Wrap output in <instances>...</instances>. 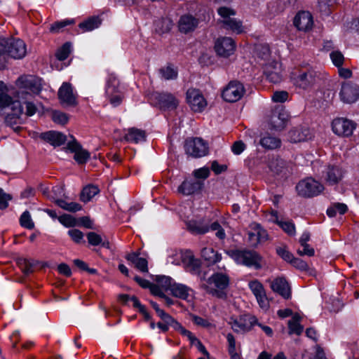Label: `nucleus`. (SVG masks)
Returning <instances> with one entry per match:
<instances>
[{"instance_id":"nucleus-1","label":"nucleus","mask_w":359,"mask_h":359,"mask_svg":"<svg viewBox=\"0 0 359 359\" xmlns=\"http://www.w3.org/2000/svg\"><path fill=\"white\" fill-rule=\"evenodd\" d=\"M16 85L18 87L16 96L20 100L32 99L42 89L41 79L32 75L19 77L16 81Z\"/></svg>"},{"instance_id":"nucleus-2","label":"nucleus","mask_w":359,"mask_h":359,"mask_svg":"<svg viewBox=\"0 0 359 359\" xmlns=\"http://www.w3.org/2000/svg\"><path fill=\"white\" fill-rule=\"evenodd\" d=\"M229 285V278L222 273H215L207 280H202L201 287L207 293L219 298H225L226 296L224 290Z\"/></svg>"},{"instance_id":"nucleus-3","label":"nucleus","mask_w":359,"mask_h":359,"mask_svg":"<svg viewBox=\"0 0 359 359\" xmlns=\"http://www.w3.org/2000/svg\"><path fill=\"white\" fill-rule=\"evenodd\" d=\"M318 78V73L312 67L299 69L292 72L290 79L296 88L308 90L313 86Z\"/></svg>"},{"instance_id":"nucleus-4","label":"nucleus","mask_w":359,"mask_h":359,"mask_svg":"<svg viewBox=\"0 0 359 359\" xmlns=\"http://www.w3.org/2000/svg\"><path fill=\"white\" fill-rule=\"evenodd\" d=\"M226 253L238 264L253 267L256 269L262 267L260 257L255 251L230 250H226Z\"/></svg>"},{"instance_id":"nucleus-5","label":"nucleus","mask_w":359,"mask_h":359,"mask_svg":"<svg viewBox=\"0 0 359 359\" xmlns=\"http://www.w3.org/2000/svg\"><path fill=\"white\" fill-rule=\"evenodd\" d=\"M0 46L4 51L14 59H22L27 53L25 42L20 39H0Z\"/></svg>"},{"instance_id":"nucleus-6","label":"nucleus","mask_w":359,"mask_h":359,"mask_svg":"<svg viewBox=\"0 0 359 359\" xmlns=\"http://www.w3.org/2000/svg\"><path fill=\"white\" fill-rule=\"evenodd\" d=\"M296 190L299 196L304 198H311L319 195L324 187L312 177H306L298 182Z\"/></svg>"},{"instance_id":"nucleus-7","label":"nucleus","mask_w":359,"mask_h":359,"mask_svg":"<svg viewBox=\"0 0 359 359\" xmlns=\"http://www.w3.org/2000/svg\"><path fill=\"white\" fill-rule=\"evenodd\" d=\"M184 148L187 154L195 158L203 157L208 153V144L200 137L187 140Z\"/></svg>"},{"instance_id":"nucleus-8","label":"nucleus","mask_w":359,"mask_h":359,"mask_svg":"<svg viewBox=\"0 0 359 359\" xmlns=\"http://www.w3.org/2000/svg\"><path fill=\"white\" fill-rule=\"evenodd\" d=\"M151 101L161 109L172 110L178 105V100L170 93L155 92L151 95Z\"/></svg>"},{"instance_id":"nucleus-9","label":"nucleus","mask_w":359,"mask_h":359,"mask_svg":"<svg viewBox=\"0 0 359 359\" xmlns=\"http://www.w3.org/2000/svg\"><path fill=\"white\" fill-rule=\"evenodd\" d=\"M106 95L111 105L118 106L123 100V94L118 88V81L113 75L109 76L105 88Z\"/></svg>"},{"instance_id":"nucleus-10","label":"nucleus","mask_w":359,"mask_h":359,"mask_svg":"<svg viewBox=\"0 0 359 359\" xmlns=\"http://www.w3.org/2000/svg\"><path fill=\"white\" fill-rule=\"evenodd\" d=\"M245 92L244 86L238 81H232L222 91V98L228 102H235L242 98Z\"/></svg>"},{"instance_id":"nucleus-11","label":"nucleus","mask_w":359,"mask_h":359,"mask_svg":"<svg viewBox=\"0 0 359 359\" xmlns=\"http://www.w3.org/2000/svg\"><path fill=\"white\" fill-rule=\"evenodd\" d=\"M356 123L344 118H337L332 123V131L338 136L349 137L355 129Z\"/></svg>"},{"instance_id":"nucleus-12","label":"nucleus","mask_w":359,"mask_h":359,"mask_svg":"<svg viewBox=\"0 0 359 359\" xmlns=\"http://www.w3.org/2000/svg\"><path fill=\"white\" fill-rule=\"evenodd\" d=\"M341 100L351 104L359 99V86L351 81H345L341 85L339 93Z\"/></svg>"},{"instance_id":"nucleus-13","label":"nucleus","mask_w":359,"mask_h":359,"mask_svg":"<svg viewBox=\"0 0 359 359\" xmlns=\"http://www.w3.org/2000/svg\"><path fill=\"white\" fill-rule=\"evenodd\" d=\"M187 101L191 110L195 112L203 111L207 106V102L202 93L200 90L194 88L187 90Z\"/></svg>"},{"instance_id":"nucleus-14","label":"nucleus","mask_w":359,"mask_h":359,"mask_svg":"<svg viewBox=\"0 0 359 359\" xmlns=\"http://www.w3.org/2000/svg\"><path fill=\"white\" fill-rule=\"evenodd\" d=\"M249 288L256 297L259 306L264 310L269 308V301L266 297L263 285L258 280H252L248 283Z\"/></svg>"},{"instance_id":"nucleus-15","label":"nucleus","mask_w":359,"mask_h":359,"mask_svg":"<svg viewBox=\"0 0 359 359\" xmlns=\"http://www.w3.org/2000/svg\"><path fill=\"white\" fill-rule=\"evenodd\" d=\"M215 50L219 55L227 57L234 53L236 43L231 37H220L215 41Z\"/></svg>"},{"instance_id":"nucleus-16","label":"nucleus","mask_w":359,"mask_h":359,"mask_svg":"<svg viewBox=\"0 0 359 359\" xmlns=\"http://www.w3.org/2000/svg\"><path fill=\"white\" fill-rule=\"evenodd\" d=\"M288 120V114L284 109L273 110L269 118V126L271 130L280 131L285 128Z\"/></svg>"},{"instance_id":"nucleus-17","label":"nucleus","mask_w":359,"mask_h":359,"mask_svg":"<svg viewBox=\"0 0 359 359\" xmlns=\"http://www.w3.org/2000/svg\"><path fill=\"white\" fill-rule=\"evenodd\" d=\"M257 323V318L253 316L240 317L231 319L229 324L236 332H245L250 330L252 327Z\"/></svg>"},{"instance_id":"nucleus-18","label":"nucleus","mask_w":359,"mask_h":359,"mask_svg":"<svg viewBox=\"0 0 359 359\" xmlns=\"http://www.w3.org/2000/svg\"><path fill=\"white\" fill-rule=\"evenodd\" d=\"M11 111L8 113L5 117L6 125L14 127L22 123L21 116L23 114V107L20 101H15L11 107Z\"/></svg>"},{"instance_id":"nucleus-19","label":"nucleus","mask_w":359,"mask_h":359,"mask_svg":"<svg viewBox=\"0 0 359 359\" xmlns=\"http://www.w3.org/2000/svg\"><path fill=\"white\" fill-rule=\"evenodd\" d=\"M313 25V17L309 11H300L294 18V25L299 30L307 32Z\"/></svg>"},{"instance_id":"nucleus-20","label":"nucleus","mask_w":359,"mask_h":359,"mask_svg":"<svg viewBox=\"0 0 359 359\" xmlns=\"http://www.w3.org/2000/svg\"><path fill=\"white\" fill-rule=\"evenodd\" d=\"M58 97L60 102L67 106H74L76 104V98L73 93L72 86L68 83H63L58 90Z\"/></svg>"},{"instance_id":"nucleus-21","label":"nucleus","mask_w":359,"mask_h":359,"mask_svg":"<svg viewBox=\"0 0 359 359\" xmlns=\"http://www.w3.org/2000/svg\"><path fill=\"white\" fill-rule=\"evenodd\" d=\"M203 182L194 179L186 180L178 187V191L184 195H191L198 193L203 188Z\"/></svg>"},{"instance_id":"nucleus-22","label":"nucleus","mask_w":359,"mask_h":359,"mask_svg":"<svg viewBox=\"0 0 359 359\" xmlns=\"http://www.w3.org/2000/svg\"><path fill=\"white\" fill-rule=\"evenodd\" d=\"M199 20L191 14L180 17L178 22L179 30L184 34L193 32L198 25Z\"/></svg>"},{"instance_id":"nucleus-23","label":"nucleus","mask_w":359,"mask_h":359,"mask_svg":"<svg viewBox=\"0 0 359 359\" xmlns=\"http://www.w3.org/2000/svg\"><path fill=\"white\" fill-rule=\"evenodd\" d=\"M67 147L70 151L74 152V158L78 163H86L90 158V153L87 150L83 149L81 146L75 140L68 142Z\"/></svg>"},{"instance_id":"nucleus-24","label":"nucleus","mask_w":359,"mask_h":359,"mask_svg":"<svg viewBox=\"0 0 359 359\" xmlns=\"http://www.w3.org/2000/svg\"><path fill=\"white\" fill-rule=\"evenodd\" d=\"M264 74L270 82L277 83L282 80L280 65L278 62L266 64L264 67Z\"/></svg>"},{"instance_id":"nucleus-25","label":"nucleus","mask_w":359,"mask_h":359,"mask_svg":"<svg viewBox=\"0 0 359 359\" xmlns=\"http://www.w3.org/2000/svg\"><path fill=\"white\" fill-rule=\"evenodd\" d=\"M271 287L273 292L278 293L285 299H288L291 296L290 286L285 279L283 278L273 280L271 283Z\"/></svg>"},{"instance_id":"nucleus-26","label":"nucleus","mask_w":359,"mask_h":359,"mask_svg":"<svg viewBox=\"0 0 359 359\" xmlns=\"http://www.w3.org/2000/svg\"><path fill=\"white\" fill-rule=\"evenodd\" d=\"M41 138L54 147L60 146L67 140L66 135L62 133L53 130L41 133Z\"/></svg>"},{"instance_id":"nucleus-27","label":"nucleus","mask_w":359,"mask_h":359,"mask_svg":"<svg viewBox=\"0 0 359 359\" xmlns=\"http://www.w3.org/2000/svg\"><path fill=\"white\" fill-rule=\"evenodd\" d=\"M201 257L210 265H214L222 260V254L211 247L203 248L201 250Z\"/></svg>"},{"instance_id":"nucleus-28","label":"nucleus","mask_w":359,"mask_h":359,"mask_svg":"<svg viewBox=\"0 0 359 359\" xmlns=\"http://www.w3.org/2000/svg\"><path fill=\"white\" fill-rule=\"evenodd\" d=\"M124 139L127 142L138 144L145 141L146 134L142 130L136 128H130L127 130Z\"/></svg>"},{"instance_id":"nucleus-29","label":"nucleus","mask_w":359,"mask_h":359,"mask_svg":"<svg viewBox=\"0 0 359 359\" xmlns=\"http://www.w3.org/2000/svg\"><path fill=\"white\" fill-rule=\"evenodd\" d=\"M171 294L178 298L187 300L193 294V290L182 283H174L171 289Z\"/></svg>"},{"instance_id":"nucleus-30","label":"nucleus","mask_w":359,"mask_h":359,"mask_svg":"<svg viewBox=\"0 0 359 359\" xmlns=\"http://www.w3.org/2000/svg\"><path fill=\"white\" fill-rule=\"evenodd\" d=\"M344 176V172L341 168L337 166H329L327 170L325 180L330 185L337 184Z\"/></svg>"},{"instance_id":"nucleus-31","label":"nucleus","mask_w":359,"mask_h":359,"mask_svg":"<svg viewBox=\"0 0 359 359\" xmlns=\"http://www.w3.org/2000/svg\"><path fill=\"white\" fill-rule=\"evenodd\" d=\"M217 11L220 17L219 22L222 24V27H224L226 25V22H230L235 18V15L236 14L235 10L224 6H220L218 7Z\"/></svg>"},{"instance_id":"nucleus-32","label":"nucleus","mask_w":359,"mask_h":359,"mask_svg":"<svg viewBox=\"0 0 359 359\" xmlns=\"http://www.w3.org/2000/svg\"><path fill=\"white\" fill-rule=\"evenodd\" d=\"M126 259L133 263L135 268L143 273L148 272V262L145 258L140 257L139 254L133 252L126 257Z\"/></svg>"},{"instance_id":"nucleus-33","label":"nucleus","mask_w":359,"mask_h":359,"mask_svg":"<svg viewBox=\"0 0 359 359\" xmlns=\"http://www.w3.org/2000/svg\"><path fill=\"white\" fill-rule=\"evenodd\" d=\"M273 222L277 224L289 236H294L296 233L294 224L291 220L283 221L279 219L277 212L272 214Z\"/></svg>"},{"instance_id":"nucleus-34","label":"nucleus","mask_w":359,"mask_h":359,"mask_svg":"<svg viewBox=\"0 0 359 359\" xmlns=\"http://www.w3.org/2000/svg\"><path fill=\"white\" fill-rule=\"evenodd\" d=\"M259 144L264 149H276L280 147L281 141L276 137L266 135L260 139Z\"/></svg>"},{"instance_id":"nucleus-35","label":"nucleus","mask_w":359,"mask_h":359,"mask_svg":"<svg viewBox=\"0 0 359 359\" xmlns=\"http://www.w3.org/2000/svg\"><path fill=\"white\" fill-rule=\"evenodd\" d=\"M188 230L193 234H204L209 231V226L202 222L196 220L189 221L187 224Z\"/></svg>"},{"instance_id":"nucleus-36","label":"nucleus","mask_w":359,"mask_h":359,"mask_svg":"<svg viewBox=\"0 0 359 359\" xmlns=\"http://www.w3.org/2000/svg\"><path fill=\"white\" fill-rule=\"evenodd\" d=\"M100 189L97 186L88 184L83 187L80 194V199L83 203L89 202L95 196L98 194Z\"/></svg>"},{"instance_id":"nucleus-37","label":"nucleus","mask_w":359,"mask_h":359,"mask_svg":"<svg viewBox=\"0 0 359 359\" xmlns=\"http://www.w3.org/2000/svg\"><path fill=\"white\" fill-rule=\"evenodd\" d=\"M13 98L7 93V88L3 82H0V109L12 107L14 103Z\"/></svg>"},{"instance_id":"nucleus-38","label":"nucleus","mask_w":359,"mask_h":359,"mask_svg":"<svg viewBox=\"0 0 359 359\" xmlns=\"http://www.w3.org/2000/svg\"><path fill=\"white\" fill-rule=\"evenodd\" d=\"M101 25V20L97 16H93L79 25L83 32H90L98 28Z\"/></svg>"},{"instance_id":"nucleus-39","label":"nucleus","mask_w":359,"mask_h":359,"mask_svg":"<svg viewBox=\"0 0 359 359\" xmlns=\"http://www.w3.org/2000/svg\"><path fill=\"white\" fill-rule=\"evenodd\" d=\"M309 131L302 128H294L288 133V138L292 142H299L307 139Z\"/></svg>"},{"instance_id":"nucleus-40","label":"nucleus","mask_w":359,"mask_h":359,"mask_svg":"<svg viewBox=\"0 0 359 359\" xmlns=\"http://www.w3.org/2000/svg\"><path fill=\"white\" fill-rule=\"evenodd\" d=\"M300 316L299 314H294L292 319L288 322L289 333L299 335L302 333L304 327L299 324Z\"/></svg>"},{"instance_id":"nucleus-41","label":"nucleus","mask_w":359,"mask_h":359,"mask_svg":"<svg viewBox=\"0 0 359 359\" xmlns=\"http://www.w3.org/2000/svg\"><path fill=\"white\" fill-rule=\"evenodd\" d=\"M55 203L61 208L72 212H76L81 210L82 206L76 202H67L62 199H55Z\"/></svg>"},{"instance_id":"nucleus-42","label":"nucleus","mask_w":359,"mask_h":359,"mask_svg":"<svg viewBox=\"0 0 359 359\" xmlns=\"http://www.w3.org/2000/svg\"><path fill=\"white\" fill-rule=\"evenodd\" d=\"M270 170L276 175H285L287 168L285 162L282 159H276L270 162Z\"/></svg>"},{"instance_id":"nucleus-43","label":"nucleus","mask_w":359,"mask_h":359,"mask_svg":"<svg viewBox=\"0 0 359 359\" xmlns=\"http://www.w3.org/2000/svg\"><path fill=\"white\" fill-rule=\"evenodd\" d=\"M226 22V25L223 27L224 29L237 34L244 32V27L241 20L235 18L231 21Z\"/></svg>"},{"instance_id":"nucleus-44","label":"nucleus","mask_w":359,"mask_h":359,"mask_svg":"<svg viewBox=\"0 0 359 359\" xmlns=\"http://www.w3.org/2000/svg\"><path fill=\"white\" fill-rule=\"evenodd\" d=\"M348 210V207L344 203H335L332 205L327 210V215L330 217H333L336 216L337 213L339 212L341 215L344 214Z\"/></svg>"},{"instance_id":"nucleus-45","label":"nucleus","mask_w":359,"mask_h":359,"mask_svg":"<svg viewBox=\"0 0 359 359\" xmlns=\"http://www.w3.org/2000/svg\"><path fill=\"white\" fill-rule=\"evenodd\" d=\"M157 285H158L163 290L171 291L174 280L168 276H158L156 278Z\"/></svg>"},{"instance_id":"nucleus-46","label":"nucleus","mask_w":359,"mask_h":359,"mask_svg":"<svg viewBox=\"0 0 359 359\" xmlns=\"http://www.w3.org/2000/svg\"><path fill=\"white\" fill-rule=\"evenodd\" d=\"M175 330L179 332L183 336H186L189 338V339L193 342L194 340H196V338L192 334V333L185 329L178 321L176 320H174L173 323L171 326Z\"/></svg>"},{"instance_id":"nucleus-47","label":"nucleus","mask_w":359,"mask_h":359,"mask_svg":"<svg viewBox=\"0 0 359 359\" xmlns=\"http://www.w3.org/2000/svg\"><path fill=\"white\" fill-rule=\"evenodd\" d=\"M163 79L166 80L175 79L177 77V70L170 65H168L160 69Z\"/></svg>"},{"instance_id":"nucleus-48","label":"nucleus","mask_w":359,"mask_h":359,"mask_svg":"<svg viewBox=\"0 0 359 359\" xmlns=\"http://www.w3.org/2000/svg\"><path fill=\"white\" fill-rule=\"evenodd\" d=\"M74 20L66 19L61 21L55 22L50 25V31L53 33H58L66 26L74 24Z\"/></svg>"},{"instance_id":"nucleus-49","label":"nucleus","mask_w":359,"mask_h":359,"mask_svg":"<svg viewBox=\"0 0 359 359\" xmlns=\"http://www.w3.org/2000/svg\"><path fill=\"white\" fill-rule=\"evenodd\" d=\"M70 53H71V43L67 42L61 48H60L57 50L55 55H56V57L59 60L63 61L69 57V55Z\"/></svg>"},{"instance_id":"nucleus-50","label":"nucleus","mask_w":359,"mask_h":359,"mask_svg":"<svg viewBox=\"0 0 359 359\" xmlns=\"http://www.w3.org/2000/svg\"><path fill=\"white\" fill-rule=\"evenodd\" d=\"M330 57L335 67H340L344 65V56L341 52L333 50L330 53Z\"/></svg>"},{"instance_id":"nucleus-51","label":"nucleus","mask_w":359,"mask_h":359,"mask_svg":"<svg viewBox=\"0 0 359 359\" xmlns=\"http://www.w3.org/2000/svg\"><path fill=\"white\" fill-rule=\"evenodd\" d=\"M20 223L22 227L27 229H32L34 227V224L28 211H25L22 214L20 218Z\"/></svg>"},{"instance_id":"nucleus-52","label":"nucleus","mask_w":359,"mask_h":359,"mask_svg":"<svg viewBox=\"0 0 359 359\" xmlns=\"http://www.w3.org/2000/svg\"><path fill=\"white\" fill-rule=\"evenodd\" d=\"M32 99H24V100H20L18 99L16 101H20L21 106L22 104L26 107L25 115L27 116H33L36 111V106L32 102Z\"/></svg>"},{"instance_id":"nucleus-53","label":"nucleus","mask_w":359,"mask_h":359,"mask_svg":"<svg viewBox=\"0 0 359 359\" xmlns=\"http://www.w3.org/2000/svg\"><path fill=\"white\" fill-rule=\"evenodd\" d=\"M58 221L66 227H73L76 225V219L69 215H62L58 217Z\"/></svg>"},{"instance_id":"nucleus-54","label":"nucleus","mask_w":359,"mask_h":359,"mask_svg":"<svg viewBox=\"0 0 359 359\" xmlns=\"http://www.w3.org/2000/svg\"><path fill=\"white\" fill-rule=\"evenodd\" d=\"M253 230L255 231V233L257 235L258 238L257 240H259V242H264L268 238V233L265 229H264L260 224H255L253 225Z\"/></svg>"},{"instance_id":"nucleus-55","label":"nucleus","mask_w":359,"mask_h":359,"mask_svg":"<svg viewBox=\"0 0 359 359\" xmlns=\"http://www.w3.org/2000/svg\"><path fill=\"white\" fill-rule=\"evenodd\" d=\"M52 119L56 123L65 125L68 122L69 117L65 113L55 111L53 112Z\"/></svg>"},{"instance_id":"nucleus-56","label":"nucleus","mask_w":359,"mask_h":359,"mask_svg":"<svg viewBox=\"0 0 359 359\" xmlns=\"http://www.w3.org/2000/svg\"><path fill=\"white\" fill-rule=\"evenodd\" d=\"M193 175L195 180L203 181L207 179L210 175V170L207 167L201 168L194 171Z\"/></svg>"},{"instance_id":"nucleus-57","label":"nucleus","mask_w":359,"mask_h":359,"mask_svg":"<svg viewBox=\"0 0 359 359\" xmlns=\"http://www.w3.org/2000/svg\"><path fill=\"white\" fill-rule=\"evenodd\" d=\"M67 233L76 243H80L83 241V233L79 229H70Z\"/></svg>"},{"instance_id":"nucleus-58","label":"nucleus","mask_w":359,"mask_h":359,"mask_svg":"<svg viewBox=\"0 0 359 359\" xmlns=\"http://www.w3.org/2000/svg\"><path fill=\"white\" fill-rule=\"evenodd\" d=\"M12 196L0 189V210H4L8 206V202L11 201Z\"/></svg>"},{"instance_id":"nucleus-59","label":"nucleus","mask_w":359,"mask_h":359,"mask_svg":"<svg viewBox=\"0 0 359 359\" xmlns=\"http://www.w3.org/2000/svg\"><path fill=\"white\" fill-rule=\"evenodd\" d=\"M87 238L89 244L93 246L100 245L102 243V237L95 232H89Z\"/></svg>"},{"instance_id":"nucleus-60","label":"nucleus","mask_w":359,"mask_h":359,"mask_svg":"<svg viewBox=\"0 0 359 359\" xmlns=\"http://www.w3.org/2000/svg\"><path fill=\"white\" fill-rule=\"evenodd\" d=\"M288 99V93L285 90L276 91L272 95V100L275 102H284Z\"/></svg>"},{"instance_id":"nucleus-61","label":"nucleus","mask_w":359,"mask_h":359,"mask_svg":"<svg viewBox=\"0 0 359 359\" xmlns=\"http://www.w3.org/2000/svg\"><path fill=\"white\" fill-rule=\"evenodd\" d=\"M278 255L281 257L285 261L290 262L292 259L293 255L285 247H279L276 249Z\"/></svg>"},{"instance_id":"nucleus-62","label":"nucleus","mask_w":359,"mask_h":359,"mask_svg":"<svg viewBox=\"0 0 359 359\" xmlns=\"http://www.w3.org/2000/svg\"><path fill=\"white\" fill-rule=\"evenodd\" d=\"M246 149V145L243 141H236L231 146V151L235 155H240Z\"/></svg>"},{"instance_id":"nucleus-63","label":"nucleus","mask_w":359,"mask_h":359,"mask_svg":"<svg viewBox=\"0 0 359 359\" xmlns=\"http://www.w3.org/2000/svg\"><path fill=\"white\" fill-rule=\"evenodd\" d=\"M257 54L259 57L266 60L270 55V49L267 45H259L257 47Z\"/></svg>"},{"instance_id":"nucleus-64","label":"nucleus","mask_w":359,"mask_h":359,"mask_svg":"<svg viewBox=\"0 0 359 359\" xmlns=\"http://www.w3.org/2000/svg\"><path fill=\"white\" fill-rule=\"evenodd\" d=\"M22 271L26 275L33 271L34 264L27 259H23L20 262Z\"/></svg>"}]
</instances>
